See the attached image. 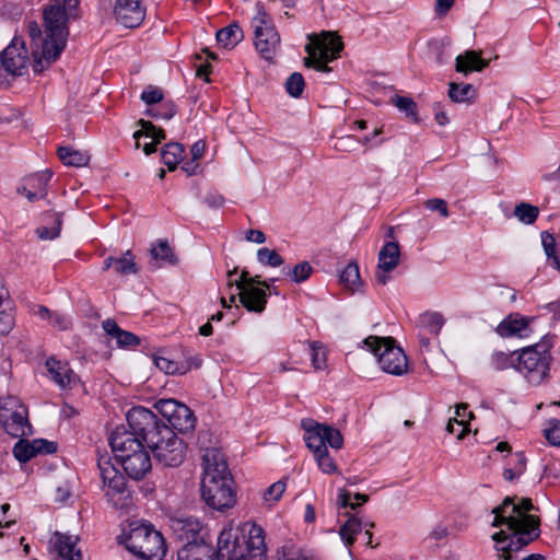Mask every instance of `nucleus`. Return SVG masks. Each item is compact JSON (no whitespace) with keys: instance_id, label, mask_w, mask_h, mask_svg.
<instances>
[{"instance_id":"f257e3e1","label":"nucleus","mask_w":560,"mask_h":560,"mask_svg":"<svg viewBox=\"0 0 560 560\" xmlns=\"http://www.w3.org/2000/svg\"><path fill=\"white\" fill-rule=\"evenodd\" d=\"M533 509L530 499H522L516 503L511 497H506L500 505L492 509V527H506L491 536L501 559L512 560L513 552L520 551L539 536L540 521L529 514Z\"/></svg>"},{"instance_id":"f03ea898","label":"nucleus","mask_w":560,"mask_h":560,"mask_svg":"<svg viewBox=\"0 0 560 560\" xmlns=\"http://www.w3.org/2000/svg\"><path fill=\"white\" fill-rule=\"evenodd\" d=\"M202 469L201 497L207 505L218 511L232 508L236 502L234 482L219 448L203 450Z\"/></svg>"},{"instance_id":"7ed1b4c3","label":"nucleus","mask_w":560,"mask_h":560,"mask_svg":"<svg viewBox=\"0 0 560 560\" xmlns=\"http://www.w3.org/2000/svg\"><path fill=\"white\" fill-rule=\"evenodd\" d=\"M301 427L305 432V443L313 452L319 469L328 475L337 472L338 467L329 455L326 444L332 448L340 450L343 445V438L340 431L331 425L318 423L311 418L302 419Z\"/></svg>"},{"instance_id":"20e7f679","label":"nucleus","mask_w":560,"mask_h":560,"mask_svg":"<svg viewBox=\"0 0 560 560\" xmlns=\"http://www.w3.org/2000/svg\"><path fill=\"white\" fill-rule=\"evenodd\" d=\"M552 337L545 336L540 342L518 351L516 371L534 386L540 385L549 374Z\"/></svg>"},{"instance_id":"39448f33","label":"nucleus","mask_w":560,"mask_h":560,"mask_svg":"<svg viewBox=\"0 0 560 560\" xmlns=\"http://www.w3.org/2000/svg\"><path fill=\"white\" fill-rule=\"evenodd\" d=\"M126 548L143 560H162L166 553L162 534L147 523L137 524L130 529Z\"/></svg>"},{"instance_id":"423d86ee","label":"nucleus","mask_w":560,"mask_h":560,"mask_svg":"<svg viewBox=\"0 0 560 560\" xmlns=\"http://www.w3.org/2000/svg\"><path fill=\"white\" fill-rule=\"evenodd\" d=\"M363 343L377 358V363L384 372L393 375L407 373V357L392 337L369 336Z\"/></svg>"},{"instance_id":"0eeeda50","label":"nucleus","mask_w":560,"mask_h":560,"mask_svg":"<svg viewBox=\"0 0 560 560\" xmlns=\"http://www.w3.org/2000/svg\"><path fill=\"white\" fill-rule=\"evenodd\" d=\"M54 11L47 13L45 21L46 37L42 45V55L35 58L33 69L35 72H42L46 67L54 62L63 48L66 47L67 30L66 25L62 24V18L57 13L58 18L54 19Z\"/></svg>"},{"instance_id":"6e6552de","label":"nucleus","mask_w":560,"mask_h":560,"mask_svg":"<svg viewBox=\"0 0 560 560\" xmlns=\"http://www.w3.org/2000/svg\"><path fill=\"white\" fill-rule=\"evenodd\" d=\"M342 48L343 44L340 37L334 33L323 32L319 36L314 35L305 47L308 56L304 59V63L317 71L329 72L328 62L338 58Z\"/></svg>"},{"instance_id":"1a4fd4ad","label":"nucleus","mask_w":560,"mask_h":560,"mask_svg":"<svg viewBox=\"0 0 560 560\" xmlns=\"http://www.w3.org/2000/svg\"><path fill=\"white\" fill-rule=\"evenodd\" d=\"M0 424L12 438L32 433L27 408L15 396L0 398Z\"/></svg>"},{"instance_id":"9d476101","label":"nucleus","mask_w":560,"mask_h":560,"mask_svg":"<svg viewBox=\"0 0 560 560\" xmlns=\"http://www.w3.org/2000/svg\"><path fill=\"white\" fill-rule=\"evenodd\" d=\"M148 447L156 460L167 467L180 465L185 458L186 445L170 428H162V433L151 439Z\"/></svg>"},{"instance_id":"9b49d317","label":"nucleus","mask_w":560,"mask_h":560,"mask_svg":"<svg viewBox=\"0 0 560 560\" xmlns=\"http://www.w3.org/2000/svg\"><path fill=\"white\" fill-rule=\"evenodd\" d=\"M257 15L253 20L255 47L262 58L271 60L280 46V36L261 3L256 4Z\"/></svg>"},{"instance_id":"f8f14e48","label":"nucleus","mask_w":560,"mask_h":560,"mask_svg":"<svg viewBox=\"0 0 560 560\" xmlns=\"http://www.w3.org/2000/svg\"><path fill=\"white\" fill-rule=\"evenodd\" d=\"M127 422L133 434L139 436L148 445L152 440L162 433V428L168 425L158 419L149 409L138 406L127 412Z\"/></svg>"},{"instance_id":"ddd939ff","label":"nucleus","mask_w":560,"mask_h":560,"mask_svg":"<svg viewBox=\"0 0 560 560\" xmlns=\"http://www.w3.org/2000/svg\"><path fill=\"white\" fill-rule=\"evenodd\" d=\"M98 469L103 481V490L108 502L115 508L122 506L121 499L126 493V479L124 475L113 465L107 456L98 459Z\"/></svg>"},{"instance_id":"4468645a","label":"nucleus","mask_w":560,"mask_h":560,"mask_svg":"<svg viewBox=\"0 0 560 560\" xmlns=\"http://www.w3.org/2000/svg\"><path fill=\"white\" fill-rule=\"evenodd\" d=\"M1 62L5 71L12 75H22L26 71L28 55L22 38L12 39L1 54Z\"/></svg>"},{"instance_id":"2eb2a0df","label":"nucleus","mask_w":560,"mask_h":560,"mask_svg":"<svg viewBox=\"0 0 560 560\" xmlns=\"http://www.w3.org/2000/svg\"><path fill=\"white\" fill-rule=\"evenodd\" d=\"M400 249L397 242H387L378 253V262L375 271V281L377 284L385 285L392 272L399 264Z\"/></svg>"},{"instance_id":"dca6fc26","label":"nucleus","mask_w":560,"mask_h":560,"mask_svg":"<svg viewBox=\"0 0 560 560\" xmlns=\"http://www.w3.org/2000/svg\"><path fill=\"white\" fill-rule=\"evenodd\" d=\"M114 15L125 27H138L145 18L142 0H116Z\"/></svg>"},{"instance_id":"f3484780","label":"nucleus","mask_w":560,"mask_h":560,"mask_svg":"<svg viewBox=\"0 0 560 560\" xmlns=\"http://www.w3.org/2000/svg\"><path fill=\"white\" fill-rule=\"evenodd\" d=\"M56 451L57 445L54 442L43 439L28 442L21 439L13 447V455L19 462L26 463L37 454H52Z\"/></svg>"},{"instance_id":"a211bd4d","label":"nucleus","mask_w":560,"mask_h":560,"mask_svg":"<svg viewBox=\"0 0 560 560\" xmlns=\"http://www.w3.org/2000/svg\"><path fill=\"white\" fill-rule=\"evenodd\" d=\"M218 557L222 560H247L238 542L237 530L224 528L218 537Z\"/></svg>"},{"instance_id":"6ab92c4d","label":"nucleus","mask_w":560,"mask_h":560,"mask_svg":"<svg viewBox=\"0 0 560 560\" xmlns=\"http://www.w3.org/2000/svg\"><path fill=\"white\" fill-rule=\"evenodd\" d=\"M174 535L185 545L195 544L202 528L200 521L195 516H178L171 520Z\"/></svg>"},{"instance_id":"aec40b11","label":"nucleus","mask_w":560,"mask_h":560,"mask_svg":"<svg viewBox=\"0 0 560 560\" xmlns=\"http://www.w3.org/2000/svg\"><path fill=\"white\" fill-rule=\"evenodd\" d=\"M120 465L126 474L135 479H142L151 470V458L144 447L133 455H120Z\"/></svg>"},{"instance_id":"412c9836","label":"nucleus","mask_w":560,"mask_h":560,"mask_svg":"<svg viewBox=\"0 0 560 560\" xmlns=\"http://www.w3.org/2000/svg\"><path fill=\"white\" fill-rule=\"evenodd\" d=\"M534 319V317L520 314H510L498 325L497 332L504 338L512 336L528 337L532 331L529 326Z\"/></svg>"},{"instance_id":"4be33fe9","label":"nucleus","mask_w":560,"mask_h":560,"mask_svg":"<svg viewBox=\"0 0 560 560\" xmlns=\"http://www.w3.org/2000/svg\"><path fill=\"white\" fill-rule=\"evenodd\" d=\"M261 287L250 285L238 291V300L248 312L261 313L266 308L268 293Z\"/></svg>"},{"instance_id":"5701e85b","label":"nucleus","mask_w":560,"mask_h":560,"mask_svg":"<svg viewBox=\"0 0 560 560\" xmlns=\"http://www.w3.org/2000/svg\"><path fill=\"white\" fill-rule=\"evenodd\" d=\"M244 542L249 560H265L267 547L264 529L260 526L250 525L247 537H244Z\"/></svg>"},{"instance_id":"b1692460","label":"nucleus","mask_w":560,"mask_h":560,"mask_svg":"<svg viewBox=\"0 0 560 560\" xmlns=\"http://www.w3.org/2000/svg\"><path fill=\"white\" fill-rule=\"evenodd\" d=\"M489 66V61L481 58V52L476 50H466L455 59V70L464 75L471 72H480Z\"/></svg>"},{"instance_id":"393cba45","label":"nucleus","mask_w":560,"mask_h":560,"mask_svg":"<svg viewBox=\"0 0 560 560\" xmlns=\"http://www.w3.org/2000/svg\"><path fill=\"white\" fill-rule=\"evenodd\" d=\"M46 369L50 378L61 388H66L74 381L75 374L68 362H62L54 357L46 360Z\"/></svg>"},{"instance_id":"a878e982","label":"nucleus","mask_w":560,"mask_h":560,"mask_svg":"<svg viewBox=\"0 0 560 560\" xmlns=\"http://www.w3.org/2000/svg\"><path fill=\"white\" fill-rule=\"evenodd\" d=\"M142 440L133 434L131 431H127L125 428H117L109 438V444L113 452H121L126 454V448L133 447L140 450L143 446Z\"/></svg>"},{"instance_id":"bb28decb","label":"nucleus","mask_w":560,"mask_h":560,"mask_svg":"<svg viewBox=\"0 0 560 560\" xmlns=\"http://www.w3.org/2000/svg\"><path fill=\"white\" fill-rule=\"evenodd\" d=\"M78 537L67 534H55L54 547L58 555L66 560H82L80 549H75Z\"/></svg>"},{"instance_id":"cd10ccee","label":"nucleus","mask_w":560,"mask_h":560,"mask_svg":"<svg viewBox=\"0 0 560 560\" xmlns=\"http://www.w3.org/2000/svg\"><path fill=\"white\" fill-rule=\"evenodd\" d=\"M105 332L116 340L119 348H130L139 345V338L127 330L121 329L114 319H106L102 324Z\"/></svg>"},{"instance_id":"c85d7f7f","label":"nucleus","mask_w":560,"mask_h":560,"mask_svg":"<svg viewBox=\"0 0 560 560\" xmlns=\"http://www.w3.org/2000/svg\"><path fill=\"white\" fill-rule=\"evenodd\" d=\"M44 221L46 225L36 229L37 236L43 241H51L58 237L62 224L61 213L46 212Z\"/></svg>"},{"instance_id":"c756f323","label":"nucleus","mask_w":560,"mask_h":560,"mask_svg":"<svg viewBox=\"0 0 560 560\" xmlns=\"http://www.w3.org/2000/svg\"><path fill=\"white\" fill-rule=\"evenodd\" d=\"M51 177V173L49 171L37 173L30 177V183L38 182L40 184L39 190H34L27 184L22 188H19L18 191L20 194H24L28 201L33 202L37 199H42L46 196L47 190L46 186Z\"/></svg>"},{"instance_id":"7c9ffc66","label":"nucleus","mask_w":560,"mask_h":560,"mask_svg":"<svg viewBox=\"0 0 560 560\" xmlns=\"http://www.w3.org/2000/svg\"><path fill=\"white\" fill-rule=\"evenodd\" d=\"M196 419L194 412L184 404L177 408L173 419L170 421V428L179 431L187 432L195 428Z\"/></svg>"},{"instance_id":"2f4dec72","label":"nucleus","mask_w":560,"mask_h":560,"mask_svg":"<svg viewBox=\"0 0 560 560\" xmlns=\"http://www.w3.org/2000/svg\"><path fill=\"white\" fill-rule=\"evenodd\" d=\"M518 351L494 350L489 358V365L495 371L515 369L517 364Z\"/></svg>"},{"instance_id":"473e14b6","label":"nucleus","mask_w":560,"mask_h":560,"mask_svg":"<svg viewBox=\"0 0 560 560\" xmlns=\"http://www.w3.org/2000/svg\"><path fill=\"white\" fill-rule=\"evenodd\" d=\"M141 129L135 131L133 138L136 139V148L139 149L141 145V138H147L160 143L165 139V132L163 129L155 127L151 121L143 119L139 120Z\"/></svg>"},{"instance_id":"72a5a7b5","label":"nucleus","mask_w":560,"mask_h":560,"mask_svg":"<svg viewBox=\"0 0 560 560\" xmlns=\"http://www.w3.org/2000/svg\"><path fill=\"white\" fill-rule=\"evenodd\" d=\"M58 156L67 166L81 167L85 166L90 161L88 153L74 150L69 147H60L58 149Z\"/></svg>"},{"instance_id":"f704fd0d","label":"nucleus","mask_w":560,"mask_h":560,"mask_svg":"<svg viewBox=\"0 0 560 560\" xmlns=\"http://www.w3.org/2000/svg\"><path fill=\"white\" fill-rule=\"evenodd\" d=\"M185 153L183 144L177 142L167 143L162 150V161L170 171L176 170Z\"/></svg>"},{"instance_id":"c9c22d12","label":"nucleus","mask_w":560,"mask_h":560,"mask_svg":"<svg viewBox=\"0 0 560 560\" xmlns=\"http://www.w3.org/2000/svg\"><path fill=\"white\" fill-rule=\"evenodd\" d=\"M340 282L350 290L357 292L362 285L359 266L355 262H349L339 276Z\"/></svg>"},{"instance_id":"e433bc0d","label":"nucleus","mask_w":560,"mask_h":560,"mask_svg":"<svg viewBox=\"0 0 560 560\" xmlns=\"http://www.w3.org/2000/svg\"><path fill=\"white\" fill-rule=\"evenodd\" d=\"M281 272L283 276L289 277L293 283L299 284L306 281L311 277L313 267L308 261H301L293 267L284 266Z\"/></svg>"},{"instance_id":"4c0bfd02","label":"nucleus","mask_w":560,"mask_h":560,"mask_svg":"<svg viewBox=\"0 0 560 560\" xmlns=\"http://www.w3.org/2000/svg\"><path fill=\"white\" fill-rule=\"evenodd\" d=\"M54 4L44 11V19H46L47 13L49 11H54V19L58 18L57 13H59L62 18V24L66 25V22L69 18L75 16L74 11L79 4V0H54Z\"/></svg>"},{"instance_id":"58836bf2","label":"nucleus","mask_w":560,"mask_h":560,"mask_svg":"<svg viewBox=\"0 0 560 560\" xmlns=\"http://www.w3.org/2000/svg\"><path fill=\"white\" fill-rule=\"evenodd\" d=\"M448 96L455 103L469 102L476 96V89L469 83L448 84Z\"/></svg>"},{"instance_id":"ea45409f","label":"nucleus","mask_w":560,"mask_h":560,"mask_svg":"<svg viewBox=\"0 0 560 560\" xmlns=\"http://www.w3.org/2000/svg\"><path fill=\"white\" fill-rule=\"evenodd\" d=\"M217 40L224 47L234 46L243 39V31L237 24H230L217 32Z\"/></svg>"},{"instance_id":"a19ab883","label":"nucleus","mask_w":560,"mask_h":560,"mask_svg":"<svg viewBox=\"0 0 560 560\" xmlns=\"http://www.w3.org/2000/svg\"><path fill=\"white\" fill-rule=\"evenodd\" d=\"M362 522L357 516H350L340 527V537L347 546H351L354 542L355 536L362 530Z\"/></svg>"},{"instance_id":"79ce46f5","label":"nucleus","mask_w":560,"mask_h":560,"mask_svg":"<svg viewBox=\"0 0 560 560\" xmlns=\"http://www.w3.org/2000/svg\"><path fill=\"white\" fill-rule=\"evenodd\" d=\"M419 325L429 334L438 336L444 325V318L436 312L424 313L419 317Z\"/></svg>"},{"instance_id":"37998d69","label":"nucleus","mask_w":560,"mask_h":560,"mask_svg":"<svg viewBox=\"0 0 560 560\" xmlns=\"http://www.w3.org/2000/svg\"><path fill=\"white\" fill-rule=\"evenodd\" d=\"M153 361L155 366L166 374H185L189 371V368L184 366L183 363H178L163 355H154Z\"/></svg>"},{"instance_id":"c03bdc74","label":"nucleus","mask_w":560,"mask_h":560,"mask_svg":"<svg viewBox=\"0 0 560 560\" xmlns=\"http://www.w3.org/2000/svg\"><path fill=\"white\" fill-rule=\"evenodd\" d=\"M514 217L524 224H533L538 215L539 208L527 202H521L514 208Z\"/></svg>"},{"instance_id":"a18cd8bd","label":"nucleus","mask_w":560,"mask_h":560,"mask_svg":"<svg viewBox=\"0 0 560 560\" xmlns=\"http://www.w3.org/2000/svg\"><path fill=\"white\" fill-rule=\"evenodd\" d=\"M287 489L284 480H278L269 486L262 493V501L266 506H273L283 495Z\"/></svg>"},{"instance_id":"49530a36","label":"nucleus","mask_w":560,"mask_h":560,"mask_svg":"<svg viewBox=\"0 0 560 560\" xmlns=\"http://www.w3.org/2000/svg\"><path fill=\"white\" fill-rule=\"evenodd\" d=\"M257 260L260 265L272 268L280 267L284 262L277 250L268 247H261L257 250Z\"/></svg>"},{"instance_id":"de8ad7c7","label":"nucleus","mask_w":560,"mask_h":560,"mask_svg":"<svg viewBox=\"0 0 560 560\" xmlns=\"http://www.w3.org/2000/svg\"><path fill=\"white\" fill-rule=\"evenodd\" d=\"M115 271L119 275H135L138 272L137 264L130 250L115 260Z\"/></svg>"},{"instance_id":"09e8293b","label":"nucleus","mask_w":560,"mask_h":560,"mask_svg":"<svg viewBox=\"0 0 560 560\" xmlns=\"http://www.w3.org/2000/svg\"><path fill=\"white\" fill-rule=\"evenodd\" d=\"M207 551L197 544L185 545L177 555V560H207Z\"/></svg>"},{"instance_id":"8fccbe9b","label":"nucleus","mask_w":560,"mask_h":560,"mask_svg":"<svg viewBox=\"0 0 560 560\" xmlns=\"http://www.w3.org/2000/svg\"><path fill=\"white\" fill-rule=\"evenodd\" d=\"M392 103L400 112H404L407 117L411 118L413 121H418L417 104L413 102L412 98L396 95V96L392 97Z\"/></svg>"},{"instance_id":"3c124183","label":"nucleus","mask_w":560,"mask_h":560,"mask_svg":"<svg viewBox=\"0 0 560 560\" xmlns=\"http://www.w3.org/2000/svg\"><path fill=\"white\" fill-rule=\"evenodd\" d=\"M310 349H311V361H312L313 368L316 371L326 369L327 355H326V350L323 347V345L314 341V342L310 343Z\"/></svg>"},{"instance_id":"603ef678","label":"nucleus","mask_w":560,"mask_h":560,"mask_svg":"<svg viewBox=\"0 0 560 560\" xmlns=\"http://www.w3.org/2000/svg\"><path fill=\"white\" fill-rule=\"evenodd\" d=\"M541 244L545 250V254L549 259L552 260V266L560 270V258L556 255V240L552 234L548 232L541 233Z\"/></svg>"},{"instance_id":"864d4df0","label":"nucleus","mask_w":560,"mask_h":560,"mask_svg":"<svg viewBox=\"0 0 560 560\" xmlns=\"http://www.w3.org/2000/svg\"><path fill=\"white\" fill-rule=\"evenodd\" d=\"M151 255L155 260H162L170 264L175 262L172 248L165 241H159L156 245H153L151 248Z\"/></svg>"},{"instance_id":"5fc2aeb1","label":"nucleus","mask_w":560,"mask_h":560,"mask_svg":"<svg viewBox=\"0 0 560 560\" xmlns=\"http://www.w3.org/2000/svg\"><path fill=\"white\" fill-rule=\"evenodd\" d=\"M515 465L513 468H505L503 477L508 481H513L521 476L526 469V458L522 452L515 453Z\"/></svg>"},{"instance_id":"6e6d98bb","label":"nucleus","mask_w":560,"mask_h":560,"mask_svg":"<svg viewBox=\"0 0 560 560\" xmlns=\"http://www.w3.org/2000/svg\"><path fill=\"white\" fill-rule=\"evenodd\" d=\"M304 86V79L299 72H293L285 81V90L292 97L301 96Z\"/></svg>"},{"instance_id":"4d7b16f0","label":"nucleus","mask_w":560,"mask_h":560,"mask_svg":"<svg viewBox=\"0 0 560 560\" xmlns=\"http://www.w3.org/2000/svg\"><path fill=\"white\" fill-rule=\"evenodd\" d=\"M257 284H261L262 287H266L267 289L270 288L269 282L262 281L260 279V276L250 277V275L247 270H243L240 279L235 280L234 285L237 288L238 291H242V290L246 289L247 287L257 285Z\"/></svg>"},{"instance_id":"13d9d810","label":"nucleus","mask_w":560,"mask_h":560,"mask_svg":"<svg viewBox=\"0 0 560 560\" xmlns=\"http://www.w3.org/2000/svg\"><path fill=\"white\" fill-rule=\"evenodd\" d=\"M180 404L182 402L175 399H162L156 404V408L160 410L163 418H165L170 423Z\"/></svg>"},{"instance_id":"bf43d9fd","label":"nucleus","mask_w":560,"mask_h":560,"mask_svg":"<svg viewBox=\"0 0 560 560\" xmlns=\"http://www.w3.org/2000/svg\"><path fill=\"white\" fill-rule=\"evenodd\" d=\"M546 440L553 446H560V420L552 419L544 430Z\"/></svg>"},{"instance_id":"052dcab7","label":"nucleus","mask_w":560,"mask_h":560,"mask_svg":"<svg viewBox=\"0 0 560 560\" xmlns=\"http://www.w3.org/2000/svg\"><path fill=\"white\" fill-rule=\"evenodd\" d=\"M350 499H351V493L348 492L345 489H341L340 492H339V495H338V501H339V504L342 508L350 506L352 510H354L357 508V505H360V504H363V503L368 502L369 501V495L363 494V493H355L354 499L360 501L357 504L355 503H351Z\"/></svg>"},{"instance_id":"680f3d73","label":"nucleus","mask_w":560,"mask_h":560,"mask_svg":"<svg viewBox=\"0 0 560 560\" xmlns=\"http://www.w3.org/2000/svg\"><path fill=\"white\" fill-rule=\"evenodd\" d=\"M14 326L13 315L7 311L4 303L0 308V336L9 334Z\"/></svg>"},{"instance_id":"e2e57ef3","label":"nucleus","mask_w":560,"mask_h":560,"mask_svg":"<svg viewBox=\"0 0 560 560\" xmlns=\"http://www.w3.org/2000/svg\"><path fill=\"white\" fill-rule=\"evenodd\" d=\"M140 98L147 105H153L160 103L163 100V93L159 88L150 85L141 93Z\"/></svg>"},{"instance_id":"0e129e2a","label":"nucleus","mask_w":560,"mask_h":560,"mask_svg":"<svg viewBox=\"0 0 560 560\" xmlns=\"http://www.w3.org/2000/svg\"><path fill=\"white\" fill-rule=\"evenodd\" d=\"M50 325L59 330H68L71 328V318L62 313L59 312H52L51 318H50Z\"/></svg>"},{"instance_id":"69168bd1","label":"nucleus","mask_w":560,"mask_h":560,"mask_svg":"<svg viewBox=\"0 0 560 560\" xmlns=\"http://www.w3.org/2000/svg\"><path fill=\"white\" fill-rule=\"evenodd\" d=\"M425 208L430 211H438L443 218H447L450 215L447 205L445 200L440 198L428 199L425 201Z\"/></svg>"},{"instance_id":"338daca9","label":"nucleus","mask_w":560,"mask_h":560,"mask_svg":"<svg viewBox=\"0 0 560 560\" xmlns=\"http://www.w3.org/2000/svg\"><path fill=\"white\" fill-rule=\"evenodd\" d=\"M455 425L460 427L459 432L457 433V439L462 440L464 439L465 434L469 431L467 424H464V420H458L457 418H451L447 422L446 430L450 433H455Z\"/></svg>"},{"instance_id":"774afa93","label":"nucleus","mask_w":560,"mask_h":560,"mask_svg":"<svg viewBox=\"0 0 560 560\" xmlns=\"http://www.w3.org/2000/svg\"><path fill=\"white\" fill-rule=\"evenodd\" d=\"M278 560H315L313 557L303 553L302 551L288 549Z\"/></svg>"}]
</instances>
